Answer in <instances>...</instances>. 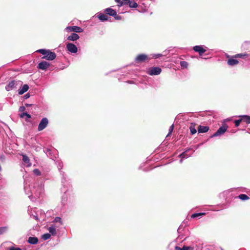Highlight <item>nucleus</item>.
<instances>
[{"mask_svg":"<svg viewBox=\"0 0 250 250\" xmlns=\"http://www.w3.org/2000/svg\"><path fill=\"white\" fill-rule=\"evenodd\" d=\"M115 1L118 4H120L122 2V0H115Z\"/></svg>","mask_w":250,"mask_h":250,"instance_id":"a18cd8bd","label":"nucleus"},{"mask_svg":"<svg viewBox=\"0 0 250 250\" xmlns=\"http://www.w3.org/2000/svg\"><path fill=\"white\" fill-rule=\"evenodd\" d=\"M54 222H59L61 224H62V221L61 218L59 217H56L54 220Z\"/></svg>","mask_w":250,"mask_h":250,"instance_id":"72a5a7b5","label":"nucleus"},{"mask_svg":"<svg viewBox=\"0 0 250 250\" xmlns=\"http://www.w3.org/2000/svg\"><path fill=\"white\" fill-rule=\"evenodd\" d=\"M22 160L25 163L27 164V167L31 166V164L30 162V160L27 156L23 155L22 156Z\"/></svg>","mask_w":250,"mask_h":250,"instance_id":"412c9836","label":"nucleus"},{"mask_svg":"<svg viewBox=\"0 0 250 250\" xmlns=\"http://www.w3.org/2000/svg\"><path fill=\"white\" fill-rule=\"evenodd\" d=\"M33 173L35 175L37 176L41 175V172L38 169H34Z\"/></svg>","mask_w":250,"mask_h":250,"instance_id":"c9c22d12","label":"nucleus"},{"mask_svg":"<svg viewBox=\"0 0 250 250\" xmlns=\"http://www.w3.org/2000/svg\"><path fill=\"white\" fill-rule=\"evenodd\" d=\"M161 56L160 54H156L154 56V57H155V58H158V57H159L160 56Z\"/></svg>","mask_w":250,"mask_h":250,"instance_id":"c03bdc74","label":"nucleus"},{"mask_svg":"<svg viewBox=\"0 0 250 250\" xmlns=\"http://www.w3.org/2000/svg\"><path fill=\"white\" fill-rule=\"evenodd\" d=\"M147 57L146 55L145 54H140L136 57L135 58V61L138 62H142L145 61Z\"/></svg>","mask_w":250,"mask_h":250,"instance_id":"f8f14e48","label":"nucleus"},{"mask_svg":"<svg viewBox=\"0 0 250 250\" xmlns=\"http://www.w3.org/2000/svg\"><path fill=\"white\" fill-rule=\"evenodd\" d=\"M56 55L54 52L50 51L49 50H48L46 52V55L43 56L42 57V58L45 59H46V60H49V61H52V60H54L56 58Z\"/></svg>","mask_w":250,"mask_h":250,"instance_id":"39448f33","label":"nucleus"},{"mask_svg":"<svg viewBox=\"0 0 250 250\" xmlns=\"http://www.w3.org/2000/svg\"><path fill=\"white\" fill-rule=\"evenodd\" d=\"M24 190H25V192H26V193L27 194H28V193L27 192V187H24Z\"/></svg>","mask_w":250,"mask_h":250,"instance_id":"de8ad7c7","label":"nucleus"},{"mask_svg":"<svg viewBox=\"0 0 250 250\" xmlns=\"http://www.w3.org/2000/svg\"><path fill=\"white\" fill-rule=\"evenodd\" d=\"M33 218L36 220H38V217L37 215H33Z\"/></svg>","mask_w":250,"mask_h":250,"instance_id":"49530a36","label":"nucleus"},{"mask_svg":"<svg viewBox=\"0 0 250 250\" xmlns=\"http://www.w3.org/2000/svg\"><path fill=\"white\" fill-rule=\"evenodd\" d=\"M7 229V228L6 227H0V235L3 234Z\"/></svg>","mask_w":250,"mask_h":250,"instance_id":"473e14b6","label":"nucleus"},{"mask_svg":"<svg viewBox=\"0 0 250 250\" xmlns=\"http://www.w3.org/2000/svg\"><path fill=\"white\" fill-rule=\"evenodd\" d=\"M190 150H191L190 148H188L187 150H186L184 152H183V153H182L181 154H180L179 155V157L181 158V160H180V163H182L183 159L188 158L191 155V154H188V152Z\"/></svg>","mask_w":250,"mask_h":250,"instance_id":"1a4fd4ad","label":"nucleus"},{"mask_svg":"<svg viewBox=\"0 0 250 250\" xmlns=\"http://www.w3.org/2000/svg\"><path fill=\"white\" fill-rule=\"evenodd\" d=\"M241 121H243V120H242V118L239 120H235L234 122L235 126L237 127L238 126L240 125V123L241 122Z\"/></svg>","mask_w":250,"mask_h":250,"instance_id":"f704fd0d","label":"nucleus"},{"mask_svg":"<svg viewBox=\"0 0 250 250\" xmlns=\"http://www.w3.org/2000/svg\"><path fill=\"white\" fill-rule=\"evenodd\" d=\"M209 129V127L207 126L200 125L198 129L199 133H205L207 132Z\"/></svg>","mask_w":250,"mask_h":250,"instance_id":"dca6fc26","label":"nucleus"},{"mask_svg":"<svg viewBox=\"0 0 250 250\" xmlns=\"http://www.w3.org/2000/svg\"><path fill=\"white\" fill-rule=\"evenodd\" d=\"M227 126H221L217 130V131L211 136V137H214L222 135L225 133V132L227 131Z\"/></svg>","mask_w":250,"mask_h":250,"instance_id":"423d86ee","label":"nucleus"},{"mask_svg":"<svg viewBox=\"0 0 250 250\" xmlns=\"http://www.w3.org/2000/svg\"><path fill=\"white\" fill-rule=\"evenodd\" d=\"M228 63L229 65H234L238 63V61L234 58H230L228 60Z\"/></svg>","mask_w":250,"mask_h":250,"instance_id":"f3484780","label":"nucleus"},{"mask_svg":"<svg viewBox=\"0 0 250 250\" xmlns=\"http://www.w3.org/2000/svg\"><path fill=\"white\" fill-rule=\"evenodd\" d=\"M43 192V187L42 184L39 186L37 189L34 188L31 191L32 194L28 196V197L33 200V198H39Z\"/></svg>","mask_w":250,"mask_h":250,"instance_id":"f257e3e1","label":"nucleus"},{"mask_svg":"<svg viewBox=\"0 0 250 250\" xmlns=\"http://www.w3.org/2000/svg\"><path fill=\"white\" fill-rule=\"evenodd\" d=\"M49 232L53 236L56 234V229L55 225H52L48 228Z\"/></svg>","mask_w":250,"mask_h":250,"instance_id":"a211bd4d","label":"nucleus"},{"mask_svg":"<svg viewBox=\"0 0 250 250\" xmlns=\"http://www.w3.org/2000/svg\"><path fill=\"white\" fill-rule=\"evenodd\" d=\"M26 106H29L30 105H29V104H26Z\"/></svg>","mask_w":250,"mask_h":250,"instance_id":"09e8293b","label":"nucleus"},{"mask_svg":"<svg viewBox=\"0 0 250 250\" xmlns=\"http://www.w3.org/2000/svg\"><path fill=\"white\" fill-rule=\"evenodd\" d=\"M48 50L44 49H39L37 51V52L40 53L42 54L44 56L46 55V52Z\"/></svg>","mask_w":250,"mask_h":250,"instance_id":"2f4dec72","label":"nucleus"},{"mask_svg":"<svg viewBox=\"0 0 250 250\" xmlns=\"http://www.w3.org/2000/svg\"><path fill=\"white\" fill-rule=\"evenodd\" d=\"M105 12L106 14L109 15L111 16H116V12L114 10L110 8H107L105 9Z\"/></svg>","mask_w":250,"mask_h":250,"instance_id":"4468645a","label":"nucleus"},{"mask_svg":"<svg viewBox=\"0 0 250 250\" xmlns=\"http://www.w3.org/2000/svg\"><path fill=\"white\" fill-rule=\"evenodd\" d=\"M20 83V82H17L15 81H12L6 85L5 89L7 91H10L15 88H17V85L18 84V83Z\"/></svg>","mask_w":250,"mask_h":250,"instance_id":"7ed1b4c3","label":"nucleus"},{"mask_svg":"<svg viewBox=\"0 0 250 250\" xmlns=\"http://www.w3.org/2000/svg\"><path fill=\"white\" fill-rule=\"evenodd\" d=\"M206 213H204V212H201V213H194L193 214L191 215V218H195V217H197L198 216H203V215H204Z\"/></svg>","mask_w":250,"mask_h":250,"instance_id":"c85d7f7f","label":"nucleus"},{"mask_svg":"<svg viewBox=\"0 0 250 250\" xmlns=\"http://www.w3.org/2000/svg\"><path fill=\"white\" fill-rule=\"evenodd\" d=\"M20 116L21 118H23L25 116L26 117L27 119H30L31 117V115L27 112L22 113L21 114H20Z\"/></svg>","mask_w":250,"mask_h":250,"instance_id":"bb28decb","label":"nucleus"},{"mask_svg":"<svg viewBox=\"0 0 250 250\" xmlns=\"http://www.w3.org/2000/svg\"><path fill=\"white\" fill-rule=\"evenodd\" d=\"M180 65L182 68H186L188 66V63L186 61H181Z\"/></svg>","mask_w":250,"mask_h":250,"instance_id":"cd10ccee","label":"nucleus"},{"mask_svg":"<svg viewBox=\"0 0 250 250\" xmlns=\"http://www.w3.org/2000/svg\"><path fill=\"white\" fill-rule=\"evenodd\" d=\"M128 5L130 8H136L138 6V4L134 1L130 0L128 2Z\"/></svg>","mask_w":250,"mask_h":250,"instance_id":"5701e85b","label":"nucleus"},{"mask_svg":"<svg viewBox=\"0 0 250 250\" xmlns=\"http://www.w3.org/2000/svg\"><path fill=\"white\" fill-rule=\"evenodd\" d=\"M65 30L68 32L73 31L76 33H81L83 31L82 28L77 26H67L66 27Z\"/></svg>","mask_w":250,"mask_h":250,"instance_id":"0eeeda50","label":"nucleus"},{"mask_svg":"<svg viewBox=\"0 0 250 250\" xmlns=\"http://www.w3.org/2000/svg\"><path fill=\"white\" fill-rule=\"evenodd\" d=\"M8 250H21L20 248H14V247H11L8 249Z\"/></svg>","mask_w":250,"mask_h":250,"instance_id":"58836bf2","label":"nucleus"},{"mask_svg":"<svg viewBox=\"0 0 250 250\" xmlns=\"http://www.w3.org/2000/svg\"><path fill=\"white\" fill-rule=\"evenodd\" d=\"M182 250H193V248L191 247L184 246L182 248Z\"/></svg>","mask_w":250,"mask_h":250,"instance_id":"e433bc0d","label":"nucleus"},{"mask_svg":"<svg viewBox=\"0 0 250 250\" xmlns=\"http://www.w3.org/2000/svg\"><path fill=\"white\" fill-rule=\"evenodd\" d=\"M50 65L49 63L46 61H42L38 64V68L42 70H45Z\"/></svg>","mask_w":250,"mask_h":250,"instance_id":"9b49d317","label":"nucleus"},{"mask_svg":"<svg viewBox=\"0 0 250 250\" xmlns=\"http://www.w3.org/2000/svg\"><path fill=\"white\" fill-rule=\"evenodd\" d=\"M25 109L24 106H21L19 109L20 112H23Z\"/></svg>","mask_w":250,"mask_h":250,"instance_id":"ea45409f","label":"nucleus"},{"mask_svg":"<svg viewBox=\"0 0 250 250\" xmlns=\"http://www.w3.org/2000/svg\"><path fill=\"white\" fill-rule=\"evenodd\" d=\"M173 129H174V125H172L170 126V127H169V132H168V134H167V136L169 135L172 133V131H173Z\"/></svg>","mask_w":250,"mask_h":250,"instance_id":"4c0bfd02","label":"nucleus"},{"mask_svg":"<svg viewBox=\"0 0 250 250\" xmlns=\"http://www.w3.org/2000/svg\"><path fill=\"white\" fill-rule=\"evenodd\" d=\"M190 131L191 134L193 135L196 133V129L194 126V125L192 124L190 126Z\"/></svg>","mask_w":250,"mask_h":250,"instance_id":"a878e982","label":"nucleus"},{"mask_svg":"<svg viewBox=\"0 0 250 250\" xmlns=\"http://www.w3.org/2000/svg\"><path fill=\"white\" fill-rule=\"evenodd\" d=\"M28 242L31 244H36L38 242V239L37 237H30L28 238Z\"/></svg>","mask_w":250,"mask_h":250,"instance_id":"6ab92c4d","label":"nucleus"},{"mask_svg":"<svg viewBox=\"0 0 250 250\" xmlns=\"http://www.w3.org/2000/svg\"><path fill=\"white\" fill-rule=\"evenodd\" d=\"M130 0H123L120 4H118V6L120 7L124 5H128V2Z\"/></svg>","mask_w":250,"mask_h":250,"instance_id":"c756f323","label":"nucleus"},{"mask_svg":"<svg viewBox=\"0 0 250 250\" xmlns=\"http://www.w3.org/2000/svg\"><path fill=\"white\" fill-rule=\"evenodd\" d=\"M99 19L102 21H106L108 20V17L104 14H100L98 15Z\"/></svg>","mask_w":250,"mask_h":250,"instance_id":"aec40b11","label":"nucleus"},{"mask_svg":"<svg viewBox=\"0 0 250 250\" xmlns=\"http://www.w3.org/2000/svg\"><path fill=\"white\" fill-rule=\"evenodd\" d=\"M193 50L195 52H198L200 56L202 55L206 51V49L201 45H196L194 46Z\"/></svg>","mask_w":250,"mask_h":250,"instance_id":"9d476101","label":"nucleus"},{"mask_svg":"<svg viewBox=\"0 0 250 250\" xmlns=\"http://www.w3.org/2000/svg\"><path fill=\"white\" fill-rule=\"evenodd\" d=\"M239 199L242 200H246L249 199V197L246 194H241L238 196Z\"/></svg>","mask_w":250,"mask_h":250,"instance_id":"b1692460","label":"nucleus"},{"mask_svg":"<svg viewBox=\"0 0 250 250\" xmlns=\"http://www.w3.org/2000/svg\"><path fill=\"white\" fill-rule=\"evenodd\" d=\"M79 36L76 33H72L70 36L67 37L69 41H75L79 39Z\"/></svg>","mask_w":250,"mask_h":250,"instance_id":"2eb2a0df","label":"nucleus"},{"mask_svg":"<svg viewBox=\"0 0 250 250\" xmlns=\"http://www.w3.org/2000/svg\"><path fill=\"white\" fill-rule=\"evenodd\" d=\"M29 96H30L29 94L27 93L24 95V98L27 99L29 97Z\"/></svg>","mask_w":250,"mask_h":250,"instance_id":"37998d69","label":"nucleus"},{"mask_svg":"<svg viewBox=\"0 0 250 250\" xmlns=\"http://www.w3.org/2000/svg\"><path fill=\"white\" fill-rule=\"evenodd\" d=\"M248 56V54L247 53H241V54H236L235 56V57L244 58L247 57Z\"/></svg>","mask_w":250,"mask_h":250,"instance_id":"393cba45","label":"nucleus"},{"mask_svg":"<svg viewBox=\"0 0 250 250\" xmlns=\"http://www.w3.org/2000/svg\"><path fill=\"white\" fill-rule=\"evenodd\" d=\"M66 48L68 51L71 53H76L78 51L77 47L73 43H68L66 44Z\"/></svg>","mask_w":250,"mask_h":250,"instance_id":"6e6552de","label":"nucleus"},{"mask_svg":"<svg viewBox=\"0 0 250 250\" xmlns=\"http://www.w3.org/2000/svg\"><path fill=\"white\" fill-rule=\"evenodd\" d=\"M175 249L176 250H182V248H181L178 246H176Z\"/></svg>","mask_w":250,"mask_h":250,"instance_id":"79ce46f5","label":"nucleus"},{"mask_svg":"<svg viewBox=\"0 0 250 250\" xmlns=\"http://www.w3.org/2000/svg\"><path fill=\"white\" fill-rule=\"evenodd\" d=\"M29 89V86L27 84H24L22 87L19 89L18 93L19 95H22L26 92Z\"/></svg>","mask_w":250,"mask_h":250,"instance_id":"ddd939ff","label":"nucleus"},{"mask_svg":"<svg viewBox=\"0 0 250 250\" xmlns=\"http://www.w3.org/2000/svg\"><path fill=\"white\" fill-rule=\"evenodd\" d=\"M243 121L246 122L247 124H250V116L247 115L241 116Z\"/></svg>","mask_w":250,"mask_h":250,"instance_id":"4be33fe9","label":"nucleus"},{"mask_svg":"<svg viewBox=\"0 0 250 250\" xmlns=\"http://www.w3.org/2000/svg\"><path fill=\"white\" fill-rule=\"evenodd\" d=\"M114 17H115V19L116 20H120L121 19V17L119 16H117V15H116V16H114Z\"/></svg>","mask_w":250,"mask_h":250,"instance_id":"a19ab883","label":"nucleus"},{"mask_svg":"<svg viewBox=\"0 0 250 250\" xmlns=\"http://www.w3.org/2000/svg\"><path fill=\"white\" fill-rule=\"evenodd\" d=\"M161 68L159 67H151L148 69L147 73L150 75H157L161 72Z\"/></svg>","mask_w":250,"mask_h":250,"instance_id":"f03ea898","label":"nucleus"},{"mask_svg":"<svg viewBox=\"0 0 250 250\" xmlns=\"http://www.w3.org/2000/svg\"><path fill=\"white\" fill-rule=\"evenodd\" d=\"M48 124V120L46 118H43L42 119L38 125V129L39 131H42L44 129Z\"/></svg>","mask_w":250,"mask_h":250,"instance_id":"20e7f679","label":"nucleus"},{"mask_svg":"<svg viewBox=\"0 0 250 250\" xmlns=\"http://www.w3.org/2000/svg\"><path fill=\"white\" fill-rule=\"evenodd\" d=\"M50 237H51V234L50 233H45L42 235V238L43 240H47L49 238H50Z\"/></svg>","mask_w":250,"mask_h":250,"instance_id":"7c9ffc66","label":"nucleus"}]
</instances>
